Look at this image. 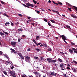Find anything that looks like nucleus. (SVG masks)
Masks as SVG:
<instances>
[{
  "label": "nucleus",
  "mask_w": 77,
  "mask_h": 77,
  "mask_svg": "<svg viewBox=\"0 0 77 77\" xmlns=\"http://www.w3.org/2000/svg\"><path fill=\"white\" fill-rule=\"evenodd\" d=\"M60 38H62V39L63 40H66L67 39L66 38V36L64 35H61L60 36Z\"/></svg>",
  "instance_id": "1"
},
{
  "label": "nucleus",
  "mask_w": 77,
  "mask_h": 77,
  "mask_svg": "<svg viewBox=\"0 0 77 77\" xmlns=\"http://www.w3.org/2000/svg\"><path fill=\"white\" fill-rule=\"evenodd\" d=\"M26 6H31V7H34L35 6V5L33 4H30L29 3H26Z\"/></svg>",
  "instance_id": "2"
},
{
  "label": "nucleus",
  "mask_w": 77,
  "mask_h": 77,
  "mask_svg": "<svg viewBox=\"0 0 77 77\" xmlns=\"http://www.w3.org/2000/svg\"><path fill=\"white\" fill-rule=\"evenodd\" d=\"M16 44H17V42H11V44L12 45H14V46H15V45H16Z\"/></svg>",
  "instance_id": "3"
},
{
  "label": "nucleus",
  "mask_w": 77,
  "mask_h": 77,
  "mask_svg": "<svg viewBox=\"0 0 77 77\" xmlns=\"http://www.w3.org/2000/svg\"><path fill=\"white\" fill-rule=\"evenodd\" d=\"M10 74H12V75H15V73L14 72V71H12L11 70L10 71Z\"/></svg>",
  "instance_id": "4"
},
{
  "label": "nucleus",
  "mask_w": 77,
  "mask_h": 77,
  "mask_svg": "<svg viewBox=\"0 0 77 77\" xmlns=\"http://www.w3.org/2000/svg\"><path fill=\"white\" fill-rule=\"evenodd\" d=\"M72 50H73V51H74V52H75V53H76L77 54V50L76 49H75V48H72Z\"/></svg>",
  "instance_id": "5"
},
{
  "label": "nucleus",
  "mask_w": 77,
  "mask_h": 77,
  "mask_svg": "<svg viewBox=\"0 0 77 77\" xmlns=\"http://www.w3.org/2000/svg\"><path fill=\"white\" fill-rule=\"evenodd\" d=\"M51 75H54L55 76H56V74L55 73L52 72L50 74Z\"/></svg>",
  "instance_id": "6"
},
{
  "label": "nucleus",
  "mask_w": 77,
  "mask_h": 77,
  "mask_svg": "<svg viewBox=\"0 0 77 77\" xmlns=\"http://www.w3.org/2000/svg\"><path fill=\"white\" fill-rule=\"evenodd\" d=\"M29 59H30V58H25V60L27 62H29Z\"/></svg>",
  "instance_id": "7"
},
{
  "label": "nucleus",
  "mask_w": 77,
  "mask_h": 77,
  "mask_svg": "<svg viewBox=\"0 0 77 77\" xmlns=\"http://www.w3.org/2000/svg\"><path fill=\"white\" fill-rule=\"evenodd\" d=\"M47 60L49 62V63H50L51 62H52V60H51V59H50V58H47Z\"/></svg>",
  "instance_id": "8"
},
{
  "label": "nucleus",
  "mask_w": 77,
  "mask_h": 77,
  "mask_svg": "<svg viewBox=\"0 0 77 77\" xmlns=\"http://www.w3.org/2000/svg\"><path fill=\"white\" fill-rule=\"evenodd\" d=\"M69 52H70V53H71V54H73V53H74L73 51H72V50L71 49H69Z\"/></svg>",
  "instance_id": "9"
},
{
  "label": "nucleus",
  "mask_w": 77,
  "mask_h": 77,
  "mask_svg": "<svg viewBox=\"0 0 77 77\" xmlns=\"http://www.w3.org/2000/svg\"><path fill=\"white\" fill-rule=\"evenodd\" d=\"M18 55L21 58H23V56L22 54L21 53H18Z\"/></svg>",
  "instance_id": "10"
},
{
  "label": "nucleus",
  "mask_w": 77,
  "mask_h": 77,
  "mask_svg": "<svg viewBox=\"0 0 77 77\" xmlns=\"http://www.w3.org/2000/svg\"><path fill=\"white\" fill-rule=\"evenodd\" d=\"M52 11H53V12H55V13L57 14V15L59 14V11H55L54 10H52Z\"/></svg>",
  "instance_id": "11"
},
{
  "label": "nucleus",
  "mask_w": 77,
  "mask_h": 77,
  "mask_svg": "<svg viewBox=\"0 0 77 77\" xmlns=\"http://www.w3.org/2000/svg\"><path fill=\"white\" fill-rule=\"evenodd\" d=\"M35 59H38V60L40 61H42V60H42L43 58H35Z\"/></svg>",
  "instance_id": "12"
},
{
  "label": "nucleus",
  "mask_w": 77,
  "mask_h": 77,
  "mask_svg": "<svg viewBox=\"0 0 77 77\" xmlns=\"http://www.w3.org/2000/svg\"><path fill=\"white\" fill-rule=\"evenodd\" d=\"M3 56H4L6 58H9V57L8 56V55H5V54H3Z\"/></svg>",
  "instance_id": "13"
},
{
  "label": "nucleus",
  "mask_w": 77,
  "mask_h": 77,
  "mask_svg": "<svg viewBox=\"0 0 77 77\" xmlns=\"http://www.w3.org/2000/svg\"><path fill=\"white\" fill-rule=\"evenodd\" d=\"M10 50L12 51V52H13V53H14L15 54V53H16L15 51V50H14V49H13L12 48H11Z\"/></svg>",
  "instance_id": "14"
},
{
  "label": "nucleus",
  "mask_w": 77,
  "mask_h": 77,
  "mask_svg": "<svg viewBox=\"0 0 77 77\" xmlns=\"http://www.w3.org/2000/svg\"><path fill=\"white\" fill-rule=\"evenodd\" d=\"M3 52L2 51H0V55L2 56H3Z\"/></svg>",
  "instance_id": "15"
},
{
  "label": "nucleus",
  "mask_w": 77,
  "mask_h": 77,
  "mask_svg": "<svg viewBox=\"0 0 77 77\" xmlns=\"http://www.w3.org/2000/svg\"><path fill=\"white\" fill-rule=\"evenodd\" d=\"M73 8H74V9H75V11H77V8L76 7L73 6Z\"/></svg>",
  "instance_id": "16"
},
{
  "label": "nucleus",
  "mask_w": 77,
  "mask_h": 77,
  "mask_svg": "<svg viewBox=\"0 0 77 77\" xmlns=\"http://www.w3.org/2000/svg\"><path fill=\"white\" fill-rule=\"evenodd\" d=\"M0 35H3V36H5V34L2 32H0Z\"/></svg>",
  "instance_id": "17"
},
{
  "label": "nucleus",
  "mask_w": 77,
  "mask_h": 77,
  "mask_svg": "<svg viewBox=\"0 0 77 77\" xmlns=\"http://www.w3.org/2000/svg\"><path fill=\"white\" fill-rule=\"evenodd\" d=\"M64 66V65H63V64H61L60 65V66L61 68H63V66Z\"/></svg>",
  "instance_id": "18"
},
{
  "label": "nucleus",
  "mask_w": 77,
  "mask_h": 77,
  "mask_svg": "<svg viewBox=\"0 0 77 77\" xmlns=\"http://www.w3.org/2000/svg\"><path fill=\"white\" fill-rule=\"evenodd\" d=\"M22 30H23V29L20 28L18 29V32H20L21 31H22Z\"/></svg>",
  "instance_id": "19"
},
{
  "label": "nucleus",
  "mask_w": 77,
  "mask_h": 77,
  "mask_svg": "<svg viewBox=\"0 0 77 77\" xmlns=\"http://www.w3.org/2000/svg\"><path fill=\"white\" fill-rule=\"evenodd\" d=\"M3 33H5V34H6V35H9V33L7 32H5L4 31H3Z\"/></svg>",
  "instance_id": "20"
},
{
  "label": "nucleus",
  "mask_w": 77,
  "mask_h": 77,
  "mask_svg": "<svg viewBox=\"0 0 77 77\" xmlns=\"http://www.w3.org/2000/svg\"><path fill=\"white\" fill-rule=\"evenodd\" d=\"M50 21H51L52 23H55V21H54V20H50Z\"/></svg>",
  "instance_id": "21"
},
{
  "label": "nucleus",
  "mask_w": 77,
  "mask_h": 77,
  "mask_svg": "<svg viewBox=\"0 0 77 77\" xmlns=\"http://www.w3.org/2000/svg\"><path fill=\"white\" fill-rule=\"evenodd\" d=\"M66 4H67V5H68L69 6H71V4H70L68 2H66Z\"/></svg>",
  "instance_id": "22"
},
{
  "label": "nucleus",
  "mask_w": 77,
  "mask_h": 77,
  "mask_svg": "<svg viewBox=\"0 0 77 77\" xmlns=\"http://www.w3.org/2000/svg\"><path fill=\"white\" fill-rule=\"evenodd\" d=\"M52 2L53 3H54V4H55V5H58V3L55 2H54V1H52Z\"/></svg>",
  "instance_id": "23"
},
{
  "label": "nucleus",
  "mask_w": 77,
  "mask_h": 77,
  "mask_svg": "<svg viewBox=\"0 0 77 77\" xmlns=\"http://www.w3.org/2000/svg\"><path fill=\"white\" fill-rule=\"evenodd\" d=\"M35 50H36L37 51H41L40 50V49H39L38 48H37L36 49L35 48Z\"/></svg>",
  "instance_id": "24"
},
{
  "label": "nucleus",
  "mask_w": 77,
  "mask_h": 77,
  "mask_svg": "<svg viewBox=\"0 0 77 77\" xmlns=\"http://www.w3.org/2000/svg\"><path fill=\"white\" fill-rule=\"evenodd\" d=\"M4 15L6 16V17H9V16H8V14L6 13L4 14Z\"/></svg>",
  "instance_id": "25"
},
{
  "label": "nucleus",
  "mask_w": 77,
  "mask_h": 77,
  "mask_svg": "<svg viewBox=\"0 0 77 77\" xmlns=\"http://www.w3.org/2000/svg\"><path fill=\"white\" fill-rule=\"evenodd\" d=\"M3 72L5 75H7V72H6L4 71Z\"/></svg>",
  "instance_id": "26"
},
{
  "label": "nucleus",
  "mask_w": 77,
  "mask_h": 77,
  "mask_svg": "<svg viewBox=\"0 0 77 77\" xmlns=\"http://www.w3.org/2000/svg\"><path fill=\"white\" fill-rule=\"evenodd\" d=\"M58 60L59 62H62V60L60 58L58 59Z\"/></svg>",
  "instance_id": "27"
},
{
  "label": "nucleus",
  "mask_w": 77,
  "mask_h": 77,
  "mask_svg": "<svg viewBox=\"0 0 77 77\" xmlns=\"http://www.w3.org/2000/svg\"><path fill=\"white\" fill-rule=\"evenodd\" d=\"M66 27H67V28H68V29H70L71 28H70V26L68 25L66 26Z\"/></svg>",
  "instance_id": "28"
},
{
  "label": "nucleus",
  "mask_w": 77,
  "mask_h": 77,
  "mask_svg": "<svg viewBox=\"0 0 77 77\" xmlns=\"http://www.w3.org/2000/svg\"><path fill=\"white\" fill-rule=\"evenodd\" d=\"M10 24V23H9V22H6L5 23V26H8V25H7V24Z\"/></svg>",
  "instance_id": "29"
},
{
  "label": "nucleus",
  "mask_w": 77,
  "mask_h": 77,
  "mask_svg": "<svg viewBox=\"0 0 77 77\" xmlns=\"http://www.w3.org/2000/svg\"><path fill=\"white\" fill-rule=\"evenodd\" d=\"M36 39L37 40H38V39H39V36H36Z\"/></svg>",
  "instance_id": "30"
},
{
  "label": "nucleus",
  "mask_w": 77,
  "mask_h": 77,
  "mask_svg": "<svg viewBox=\"0 0 77 77\" xmlns=\"http://www.w3.org/2000/svg\"><path fill=\"white\" fill-rule=\"evenodd\" d=\"M57 62V61L56 60H52V62L55 63V62Z\"/></svg>",
  "instance_id": "31"
},
{
  "label": "nucleus",
  "mask_w": 77,
  "mask_h": 77,
  "mask_svg": "<svg viewBox=\"0 0 77 77\" xmlns=\"http://www.w3.org/2000/svg\"><path fill=\"white\" fill-rule=\"evenodd\" d=\"M58 4H59V5H62V3L60 2L59 1L58 2Z\"/></svg>",
  "instance_id": "32"
},
{
  "label": "nucleus",
  "mask_w": 77,
  "mask_h": 77,
  "mask_svg": "<svg viewBox=\"0 0 77 77\" xmlns=\"http://www.w3.org/2000/svg\"><path fill=\"white\" fill-rule=\"evenodd\" d=\"M35 11L36 12L37 14H39L40 13V11H38L37 10H35Z\"/></svg>",
  "instance_id": "33"
},
{
  "label": "nucleus",
  "mask_w": 77,
  "mask_h": 77,
  "mask_svg": "<svg viewBox=\"0 0 77 77\" xmlns=\"http://www.w3.org/2000/svg\"><path fill=\"white\" fill-rule=\"evenodd\" d=\"M48 50L49 51H51V48H49L48 49Z\"/></svg>",
  "instance_id": "34"
},
{
  "label": "nucleus",
  "mask_w": 77,
  "mask_h": 77,
  "mask_svg": "<svg viewBox=\"0 0 77 77\" xmlns=\"http://www.w3.org/2000/svg\"><path fill=\"white\" fill-rule=\"evenodd\" d=\"M33 2H34V3H35V5H36V4L37 2H36V1H35V0H33Z\"/></svg>",
  "instance_id": "35"
},
{
  "label": "nucleus",
  "mask_w": 77,
  "mask_h": 77,
  "mask_svg": "<svg viewBox=\"0 0 77 77\" xmlns=\"http://www.w3.org/2000/svg\"><path fill=\"white\" fill-rule=\"evenodd\" d=\"M9 62H8V61H6V62L5 63V64L6 65H8V64H9Z\"/></svg>",
  "instance_id": "36"
},
{
  "label": "nucleus",
  "mask_w": 77,
  "mask_h": 77,
  "mask_svg": "<svg viewBox=\"0 0 77 77\" xmlns=\"http://www.w3.org/2000/svg\"><path fill=\"white\" fill-rule=\"evenodd\" d=\"M1 3H2V4H3V5H5V4H6V3H5V2L3 1L1 2Z\"/></svg>",
  "instance_id": "37"
},
{
  "label": "nucleus",
  "mask_w": 77,
  "mask_h": 77,
  "mask_svg": "<svg viewBox=\"0 0 77 77\" xmlns=\"http://www.w3.org/2000/svg\"><path fill=\"white\" fill-rule=\"evenodd\" d=\"M38 75L39 77H41V75L39 73H38Z\"/></svg>",
  "instance_id": "38"
},
{
  "label": "nucleus",
  "mask_w": 77,
  "mask_h": 77,
  "mask_svg": "<svg viewBox=\"0 0 77 77\" xmlns=\"http://www.w3.org/2000/svg\"><path fill=\"white\" fill-rule=\"evenodd\" d=\"M48 25L49 26H51V23H49V22H48Z\"/></svg>",
  "instance_id": "39"
},
{
  "label": "nucleus",
  "mask_w": 77,
  "mask_h": 77,
  "mask_svg": "<svg viewBox=\"0 0 77 77\" xmlns=\"http://www.w3.org/2000/svg\"><path fill=\"white\" fill-rule=\"evenodd\" d=\"M73 71L74 72H76V69H74L73 70Z\"/></svg>",
  "instance_id": "40"
},
{
  "label": "nucleus",
  "mask_w": 77,
  "mask_h": 77,
  "mask_svg": "<svg viewBox=\"0 0 77 77\" xmlns=\"http://www.w3.org/2000/svg\"><path fill=\"white\" fill-rule=\"evenodd\" d=\"M73 62L75 63L76 64H77V62L75 60H73Z\"/></svg>",
  "instance_id": "41"
},
{
  "label": "nucleus",
  "mask_w": 77,
  "mask_h": 77,
  "mask_svg": "<svg viewBox=\"0 0 77 77\" xmlns=\"http://www.w3.org/2000/svg\"><path fill=\"white\" fill-rule=\"evenodd\" d=\"M43 45H44L45 46V47H47V44H43Z\"/></svg>",
  "instance_id": "42"
},
{
  "label": "nucleus",
  "mask_w": 77,
  "mask_h": 77,
  "mask_svg": "<svg viewBox=\"0 0 77 77\" xmlns=\"http://www.w3.org/2000/svg\"><path fill=\"white\" fill-rule=\"evenodd\" d=\"M11 25L12 26H14V23H12V22H11Z\"/></svg>",
  "instance_id": "43"
},
{
  "label": "nucleus",
  "mask_w": 77,
  "mask_h": 77,
  "mask_svg": "<svg viewBox=\"0 0 77 77\" xmlns=\"http://www.w3.org/2000/svg\"><path fill=\"white\" fill-rule=\"evenodd\" d=\"M27 51H30V48H28Z\"/></svg>",
  "instance_id": "44"
},
{
  "label": "nucleus",
  "mask_w": 77,
  "mask_h": 77,
  "mask_svg": "<svg viewBox=\"0 0 77 77\" xmlns=\"http://www.w3.org/2000/svg\"><path fill=\"white\" fill-rule=\"evenodd\" d=\"M40 47H44V45H42V44H41L40 45Z\"/></svg>",
  "instance_id": "45"
},
{
  "label": "nucleus",
  "mask_w": 77,
  "mask_h": 77,
  "mask_svg": "<svg viewBox=\"0 0 77 77\" xmlns=\"http://www.w3.org/2000/svg\"><path fill=\"white\" fill-rule=\"evenodd\" d=\"M71 44L72 45H75V43H72V42H71Z\"/></svg>",
  "instance_id": "46"
},
{
  "label": "nucleus",
  "mask_w": 77,
  "mask_h": 77,
  "mask_svg": "<svg viewBox=\"0 0 77 77\" xmlns=\"http://www.w3.org/2000/svg\"><path fill=\"white\" fill-rule=\"evenodd\" d=\"M22 4L23 5V6H24L25 7V8H26V5H25V4H24L22 3Z\"/></svg>",
  "instance_id": "47"
},
{
  "label": "nucleus",
  "mask_w": 77,
  "mask_h": 77,
  "mask_svg": "<svg viewBox=\"0 0 77 77\" xmlns=\"http://www.w3.org/2000/svg\"><path fill=\"white\" fill-rule=\"evenodd\" d=\"M39 73H38L37 72H36L35 73V75H38V74Z\"/></svg>",
  "instance_id": "48"
},
{
  "label": "nucleus",
  "mask_w": 77,
  "mask_h": 77,
  "mask_svg": "<svg viewBox=\"0 0 77 77\" xmlns=\"http://www.w3.org/2000/svg\"><path fill=\"white\" fill-rule=\"evenodd\" d=\"M44 21H45V22H47V20L45 19H44Z\"/></svg>",
  "instance_id": "49"
},
{
  "label": "nucleus",
  "mask_w": 77,
  "mask_h": 77,
  "mask_svg": "<svg viewBox=\"0 0 77 77\" xmlns=\"http://www.w3.org/2000/svg\"><path fill=\"white\" fill-rule=\"evenodd\" d=\"M68 9H69V11H72V10L71 9V8H68Z\"/></svg>",
  "instance_id": "50"
},
{
  "label": "nucleus",
  "mask_w": 77,
  "mask_h": 77,
  "mask_svg": "<svg viewBox=\"0 0 77 77\" xmlns=\"http://www.w3.org/2000/svg\"><path fill=\"white\" fill-rule=\"evenodd\" d=\"M31 24H32L33 26H35V23H31Z\"/></svg>",
  "instance_id": "51"
},
{
  "label": "nucleus",
  "mask_w": 77,
  "mask_h": 77,
  "mask_svg": "<svg viewBox=\"0 0 77 77\" xmlns=\"http://www.w3.org/2000/svg\"><path fill=\"white\" fill-rule=\"evenodd\" d=\"M18 24H19V22H17L16 23H15V24L16 25H18Z\"/></svg>",
  "instance_id": "52"
},
{
  "label": "nucleus",
  "mask_w": 77,
  "mask_h": 77,
  "mask_svg": "<svg viewBox=\"0 0 77 77\" xmlns=\"http://www.w3.org/2000/svg\"><path fill=\"white\" fill-rule=\"evenodd\" d=\"M71 16L72 17H73V18L74 17V15H73V14H71Z\"/></svg>",
  "instance_id": "53"
},
{
  "label": "nucleus",
  "mask_w": 77,
  "mask_h": 77,
  "mask_svg": "<svg viewBox=\"0 0 77 77\" xmlns=\"http://www.w3.org/2000/svg\"><path fill=\"white\" fill-rule=\"evenodd\" d=\"M64 77H67V76H66V74H64Z\"/></svg>",
  "instance_id": "54"
},
{
  "label": "nucleus",
  "mask_w": 77,
  "mask_h": 77,
  "mask_svg": "<svg viewBox=\"0 0 77 77\" xmlns=\"http://www.w3.org/2000/svg\"><path fill=\"white\" fill-rule=\"evenodd\" d=\"M41 44V43H38L37 44V46H38V45H39Z\"/></svg>",
  "instance_id": "55"
},
{
  "label": "nucleus",
  "mask_w": 77,
  "mask_h": 77,
  "mask_svg": "<svg viewBox=\"0 0 77 77\" xmlns=\"http://www.w3.org/2000/svg\"><path fill=\"white\" fill-rule=\"evenodd\" d=\"M27 18H28V19H30V18H31V17H28Z\"/></svg>",
  "instance_id": "56"
},
{
  "label": "nucleus",
  "mask_w": 77,
  "mask_h": 77,
  "mask_svg": "<svg viewBox=\"0 0 77 77\" xmlns=\"http://www.w3.org/2000/svg\"><path fill=\"white\" fill-rule=\"evenodd\" d=\"M32 41L33 42H34V43L36 42V41H35V40L34 39H33Z\"/></svg>",
  "instance_id": "57"
},
{
  "label": "nucleus",
  "mask_w": 77,
  "mask_h": 77,
  "mask_svg": "<svg viewBox=\"0 0 77 77\" xmlns=\"http://www.w3.org/2000/svg\"><path fill=\"white\" fill-rule=\"evenodd\" d=\"M14 66H12L11 67V69H14Z\"/></svg>",
  "instance_id": "58"
},
{
  "label": "nucleus",
  "mask_w": 77,
  "mask_h": 77,
  "mask_svg": "<svg viewBox=\"0 0 77 77\" xmlns=\"http://www.w3.org/2000/svg\"><path fill=\"white\" fill-rule=\"evenodd\" d=\"M41 10L42 11H45V10H44V9H42V8L41 9Z\"/></svg>",
  "instance_id": "59"
},
{
  "label": "nucleus",
  "mask_w": 77,
  "mask_h": 77,
  "mask_svg": "<svg viewBox=\"0 0 77 77\" xmlns=\"http://www.w3.org/2000/svg\"><path fill=\"white\" fill-rule=\"evenodd\" d=\"M22 37L23 38H24V37H25V35H22Z\"/></svg>",
  "instance_id": "60"
},
{
  "label": "nucleus",
  "mask_w": 77,
  "mask_h": 77,
  "mask_svg": "<svg viewBox=\"0 0 77 77\" xmlns=\"http://www.w3.org/2000/svg\"><path fill=\"white\" fill-rule=\"evenodd\" d=\"M51 42V44L52 45H54V44H53V42Z\"/></svg>",
  "instance_id": "61"
},
{
  "label": "nucleus",
  "mask_w": 77,
  "mask_h": 77,
  "mask_svg": "<svg viewBox=\"0 0 77 77\" xmlns=\"http://www.w3.org/2000/svg\"><path fill=\"white\" fill-rule=\"evenodd\" d=\"M67 68L68 69H70V68H69V67H67Z\"/></svg>",
  "instance_id": "62"
},
{
  "label": "nucleus",
  "mask_w": 77,
  "mask_h": 77,
  "mask_svg": "<svg viewBox=\"0 0 77 77\" xmlns=\"http://www.w3.org/2000/svg\"><path fill=\"white\" fill-rule=\"evenodd\" d=\"M20 41H21V39H19L18 40V42H20Z\"/></svg>",
  "instance_id": "63"
},
{
  "label": "nucleus",
  "mask_w": 77,
  "mask_h": 77,
  "mask_svg": "<svg viewBox=\"0 0 77 77\" xmlns=\"http://www.w3.org/2000/svg\"><path fill=\"white\" fill-rule=\"evenodd\" d=\"M28 21H30V22H32V20H30V19H29L28 20Z\"/></svg>",
  "instance_id": "64"
}]
</instances>
